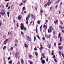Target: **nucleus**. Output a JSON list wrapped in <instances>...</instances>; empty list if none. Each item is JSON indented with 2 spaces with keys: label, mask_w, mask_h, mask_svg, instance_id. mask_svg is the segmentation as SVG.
<instances>
[{
  "label": "nucleus",
  "mask_w": 64,
  "mask_h": 64,
  "mask_svg": "<svg viewBox=\"0 0 64 64\" xmlns=\"http://www.w3.org/2000/svg\"><path fill=\"white\" fill-rule=\"evenodd\" d=\"M41 62L42 64H45V60H42Z\"/></svg>",
  "instance_id": "nucleus-9"
},
{
  "label": "nucleus",
  "mask_w": 64,
  "mask_h": 64,
  "mask_svg": "<svg viewBox=\"0 0 64 64\" xmlns=\"http://www.w3.org/2000/svg\"><path fill=\"white\" fill-rule=\"evenodd\" d=\"M42 39L43 40H44L45 39V37H43L42 38Z\"/></svg>",
  "instance_id": "nucleus-54"
},
{
  "label": "nucleus",
  "mask_w": 64,
  "mask_h": 64,
  "mask_svg": "<svg viewBox=\"0 0 64 64\" xmlns=\"http://www.w3.org/2000/svg\"><path fill=\"white\" fill-rule=\"evenodd\" d=\"M54 23L55 24H56V22L54 21Z\"/></svg>",
  "instance_id": "nucleus-62"
},
{
  "label": "nucleus",
  "mask_w": 64,
  "mask_h": 64,
  "mask_svg": "<svg viewBox=\"0 0 64 64\" xmlns=\"http://www.w3.org/2000/svg\"><path fill=\"white\" fill-rule=\"evenodd\" d=\"M27 39L28 40V41H31V38L28 36L27 37Z\"/></svg>",
  "instance_id": "nucleus-3"
},
{
  "label": "nucleus",
  "mask_w": 64,
  "mask_h": 64,
  "mask_svg": "<svg viewBox=\"0 0 64 64\" xmlns=\"http://www.w3.org/2000/svg\"><path fill=\"white\" fill-rule=\"evenodd\" d=\"M42 54L43 58H45V56H44L45 54L44 53H42Z\"/></svg>",
  "instance_id": "nucleus-11"
},
{
  "label": "nucleus",
  "mask_w": 64,
  "mask_h": 64,
  "mask_svg": "<svg viewBox=\"0 0 64 64\" xmlns=\"http://www.w3.org/2000/svg\"><path fill=\"white\" fill-rule=\"evenodd\" d=\"M32 21H31L30 22V25H31V24H32Z\"/></svg>",
  "instance_id": "nucleus-57"
},
{
  "label": "nucleus",
  "mask_w": 64,
  "mask_h": 64,
  "mask_svg": "<svg viewBox=\"0 0 64 64\" xmlns=\"http://www.w3.org/2000/svg\"><path fill=\"white\" fill-rule=\"evenodd\" d=\"M24 28V25L22 23L21 24V26H20V28L21 30H23V29Z\"/></svg>",
  "instance_id": "nucleus-2"
},
{
  "label": "nucleus",
  "mask_w": 64,
  "mask_h": 64,
  "mask_svg": "<svg viewBox=\"0 0 64 64\" xmlns=\"http://www.w3.org/2000/svg\"><path fill=\"white\" fill-rule=\"evenodd\" d=\"M54 38L55 39H56V38H57V37L56 36H54Z\"/></svg>",
  "instance_id": "nucleus-35"
},
{
  "label": "nucleus",
  "mask_w": 64,
  "mask_h": 64,
  "mask_svg": "<svg viewBox=\"0 0 64 64\" xmlns=\"http://www.w3.org/2000/svg\"><path fill=\"white\" fill-rule=\"evenodd\" d=\"M42 26L41 25V26L40 27V29L41 30V29H42Z\"/></svg>",
  "instance_id": "nucleus-50"
},
{
  "label": "nucleus",
  "mask_w": 64,
  "mask_h": 64,
  "mask_svg": "<svg viewBox=\"0 0 64 64\" xmlns=\"http://www.w3.org/2000/svg\"><path fill=\"white\" fill-rule=\"evenodd\" d=\"M47 6V4H46L45 5H44L45 7H46Z\"/></svg>",
  "instance_id": "nucleus-64"
},
{
  "label": "nucleus",
  "mask_w": 64,
  "mask_h": 64,
  "mask_svg": "<svg viewBox=\"0 0 64 64\" xmlns=\"http://www.w3.org/2000/svg\"><path fill=\"white\" fill-rule=\"evenodd\" d=\"M60 35H61V34H60V33H59V34H58V38H59Z\"/></svg>",
  "instance_id": "nucleus-38"
},
{
  "label": "nucleus",
  "mask_w": 64,
  "mask_h": 64,
  "mask_svg": "<svg viewBox=\"0 0 64 64\" xmlns=\"http://www.w3.org/2000/svg\"><path fill=\"white\" fill-rule=\"evenodd\" d=\"M54 59L55 62H57V60H56V59L54 58Z\"/></svg>",
  "instance_id": "nucleus-43"
},
{
  "label": "nucleus",
  "mask_w": 64,
  "mask_h": 64,
  "mask_svg": "<svg viewBox=\"0 0 64 64\" xmlns=\"http://www.w3.org/2000/svg\"><path fill=\"white\" fill-rule=\"evenodd\" d=\"M10 6H9V7L8 8V9H10Z\"/></svg>",
  "instance_id": "nucleus-61"
},
{
  "label": "nucleus",
  "mask_w": 64,
  "mask_h": 64,
  "mask_svg": "<svg viewBox=\"0 0 64 64\" xmlns=\"http://www.w3.org/2000/svg\"><path fill=\"white\" fill-rule=\"evenodd\" d=\"M36 33H37L38 31V30H37V26H36Z\"/></svg>",
  "instance_id": "nucleus-32"
},
{
  "label": "nucleus",
  "mask_w": 64,
  "mask_h": 64,
  "mask_svg": "<svg viewBox=\"0 0 64 64\" xmlns=\"http://www.w3.org/2000/svg\"><path fill=\"white\" fill-rule=\"evenodd\" d=\"M60 24H63V22H62V21H60Z\"/></svg>",
  "instance_id": "nucleus-59"
},
{
  "label": "nucleus",
  "mask_w": 64,
  "mask_h": 64,
  "mask_svg": "<svg viewBox=\"0 0 64 64\" xmlns=\"http://www.w3.org/2000/svg\"><path fill=\"white\" fill-rule=\"evenodd\" d=\"M35 54L36 56H37V55H38L37 54V52H35Z\"/></svg>",
  "instance_id": "nucleus-40"
},
{
  "label": "nucleus",
  "mask_w": 64,
  "mask_h": 64,
  "mask_svg": "<svg viewBox=\"0 0 64 64\" xmlns=\"http://www.w3.org/2000/svg\"><path fill=\"white\" fill-rule=\"evenodd\" d=\"M17 27H18L19 26V25L18 24V23L16 24Z\"/></svg>",
  "instance_id": "nucleus-42"
},
{
  "label": "nucleus",
  "mask_w": 64,
  "mask_h": 64,
  "mask_svg": "<svg viewBox=\"0 0 64 64\" xmlns=\"http://www.w3.org/2000/svg\"><path fill=\"white\" fill-rule=\"evenodd\" d=\"M3 37L4 39H6V36H5V35H4Z\"/></svg>",
  "instance_id": "nucleus-17"
},
{
  "label": "nucleus",
  "mask_w": 64,
  "mask_h": 64,
  "mask_svg": "<svg viewBox=\"0 0 64 64\" xmlns=\"http://www.w3.org/2000/svg\"><path fill=\"white\" fill-rule=\"evenodd\" d=\"M35 8L36 10H37V8L36 7H35Z\"/></svg>",
  "instance_id": "nucleus-53"
},
{
  "label": "nucleus",
  "mask_w": 64,
  "mask_h": 64,
  "mask_svg": "<svg viewBox=\"0 0 64 64\" xmlns=\"http://www.w3.org/2000/svg\"><path fill=\"white\" fill-rule=\"evenodd\" d=\"M9 62V63L10 64H12V61L10 60Z\"/></svg>",
  "instance_id": "nucleus-22"
},
{
  "label": "nucleus",
  "mask_w": 64,
  "mask_h": 64,
  "mask_svg": "<svg viewBox=\"0 0 64 64\" xmlns=\"http://www.w3.org/2000/svg\"><path fill=\"white\" fill-rule=\"evenodd\" d=\"M11 50H13V47H11V48H10Z\"/></svg>",
  "instance_id": "nucleus-58"
},
{
  "label": "nucleus",
  "mask_w": 64,
  "mask_h": 64,
  "mask_svg": "<svg viewBox=\"0 0 64 64\" xmlns=\"http://www.w3.org/2000/svg\"><path fill=\"white\" fill-rule=\"evenodd\" d=\"M48 58H47L46 60V61H47V62H48Z\"/></svg>",
  "instance_id": "nucleus-44"
},
{
  "label": "nucleus",
  "mask_w": 64,
  "mask_h": 64,
  "mask_svg": "<svg viewBox=\"0 0 64 64\" xmlns=\"http://www.w3.org/2000/svg\"><path fill=\"white\" fill-rule=\"evenodd\" d=\"M46 26L45 24H44V26H43L44 28H45V27H46Z\"/></svg>",
  "instance_id": "nucleus-45"
},
{
  "label": "nucleus",
  "mask_w": 64,
  "mask_h": 64,
  "mask_svg": "<svg viewBox=\"0 0 64 64\" xmlns=\"http://www.w3.org/2000/svg\"><path fill=\"white\" fill-rule=\"evenodd\" d=\"M7 14H8V17H9V12H7Z\"/></svg>",
  "instance_id": "nucleus-28"
},
{
  "label": "nucleus",
  "mask_w": 64,
  "mask_h": 64,
  "mask_svg": "<svg viewBox=\"0 0 64 64\" xmlns=\"http://www.w3.org/2000/svg\"><path fill=\"white\" fill-rule=\"evenodd\" d=\"M8 35H11V32H8Z\"/></svg>",
  "instance_id": "nucleus-29"
},
{
  "label": "nucleus",
  "mask_w": 64,
  "mask_h": 64,
  "mask_svg": "<svg viewBox=\"0 0 64 64\" xmlns=\"http://www.w3.org/2000/svg\"><path fill=\"white\" fill-rule=\"evenodd\" d=\"M34 50H35V51L36 50H37V48H35L34 49Z\"/></svg>",
  "instance_id": "nucleus-56"
},
{
  "label": "nucleus",
  "mask_w": 64,
  "mask_h": 64,
  "mask_svg": "<svg viewBox=\"0 0 64 64\" xmlns=\"http://www.w3.org/2000/svg\"><path fill=\"white\" fill-rule=\"evenodd\" d=\"M21 63L22 64H24V61L21 58Z\"/></svg>",
  "instance_id": "nucleus-10"
},
{
  "label": "nucleus",
  "mask_w": 64,
  "mask_h": 64,
  "mask_svg": "<svg viewBox=\"0 0 64 64\" xmlns=\"http://www.w3.org/2000/svg\"><path fill=\"white\" fill-rule=\"evenodd\" d=\"M53 57L54 58V59H55V55H54L53 56Z\"/></svg>",
  "instance_id": "nucleus-51"
},
{
  "label": "nucleus",
  "mask_w": 64,
  "mask_h": 64,
  "mask_svg": "<svg viewBox=\"0 0 64 64\" xmlns=\"http://www.w3.org/2000/svg\"><path fill=\"white\" fill-rule=\"evenodd\" d=\"M8 38L6 40L4 41V44H6V42L7 41H8Z\"/></svg>",
  "instance_id": "nucleus-6"
},
{
  "label": "nucleus",
  "mask_w": 64,
  "mask_h": 64,
  "mask_svg": "<svg viewBox=\"0 0 64 64\" xmlns=\"http://www.w3.org/2000/svg\"><path fill=\"white\" fill-rule=\"evenodd\" d=\"M42 49H43V47H40V50H41Z\"/></svg>",
  "instance_id": "nucleus-49"
},
{
  "label": "nucleus",
  "mask_w": 64,
  "mask_h": 64,
  "mask_svg": "<svg viewBox=\"0 0 64 64\" xmlns=\"http://www.w3.org/2000/svg\"><path fill=\"white\" fill-rule=\"evenodd\" d=\"M54 51L53 50L52 51V55H54Z\"/></svg>",
  "instance_id": "nucleus-15"
},
{
  "label": "nucleus",
  "mask_w": 64,
  "mask_h": 64,
  "mask_svg": "<svg viewBox=\"0 0 64 64\" xmlns=\"http://www.w3.org/2000/svg\"><path fill=\"white\" fill-rule=\"evenodd\" d=\"M58 48L60 50H61V49H62V47L61 46H58Z\"/></svg>",
  "instance_id": "nucleus-13"
},
{
  "label": "nucleus",
  "mask_w": 64,
  "mask_h": 64,
  "mask_svg": "<svg viewBox=\"0 0 64 64\" xmlns=\"http://www.w3.org/2000/svg\"><path fill=\"white\" fill-rule=\"evenodd\" d=\"M48 33H50V29H48Z\"/></svg>",
  "instance_id": "nucleus-33"
},
{
  "label": "nucleus",
  "mask_w": 64,
  "mask_h": 64,
  "mask_svg": "<svg viewBox=\"0 0 64 64\" xmlns=\"http://www.w3.org/2000/svg\"><path fill=\"white\" fill-rule=\"evenodd\" d=\"M18 64H20V62H18Z\"/></svg>",
  "instance_id": "nucleus-63"
},
{
  "label": "nucleus",
  "mask_w": 64,
  "mask_h": 64,
  "mask_svg": "<svg viewBox=\"0 0 64 64\" xmlns=\"http://www.w3.org/2000/svg\"><path fill=\"white\" fill-rule=\"evenodd\" d=\"M35 40H36V36H34V41H35Z\"/></svg>",
  "instance_id": "nucleus-31"
},
{
  "label": "nucleus",
  "mask_w": 64,
  "mask_h": 64,
  "mask_svg": "<svg viewBox=\"0 0 64 64\" xmlns=\"http://www.w3.org/2000/svg\"><path fill=\"white\" fill-rule=\"evenodd\" d=\"M61 29H64V27L61 26Z\"/></svg>",
  "instance_id": "nucleus-37"
},
{
  "label": "nucleus",
  "mask_w": 64,
  "mask_h": 64,
  "mask_svg": "<svg viewBox=\"0 0 64 64\" xmlns=\"http://www.w3.org/2000/svg\"><path fill=\"white\" fill-rule=\"evenodd\" d=\"M62 36H61L60 38V42H61V41H62Z\"/></svg>",
  "instance_id": "nucleus-20"
},
{
  "label": "nucleus",
  "mask_w": 64,
  "mask_h": 64,
  "mask_svg": "<svg viewBox=\"0 0 64 64\" xmlns=\"http://www.w3.org/2000/svg\"><path fill=\"white\" fill-rule=\"evenodd\" d=\"M60 55H61V52H59Z\"/></svg>",
  "instance_id": "nucleus-47"
},
{
  "label": "nucleus",
  "mask_w": 64,
  "mask_h": 64,
  "mask_svg": "<svg viewBox=\"0 0 64 64\" xmlns=\"http://www.w3.org/2000/svg\"><path fill=\"white\" fill-rule=\"evenodd\" d=\"M25 46L26 48H28V46L26 44H25Z\"/></svg>",
  "instance_id": "nucleus-14"
},
{
  "label": "nucleus",
  "mask_w": 64,
  "mask_h": 64,
  "mask_svg": "<svg viewBox=\"0 0 64 64\" xmlns=\"http://www.w3.org/2000/svg\"><path fill=\"white\" fill-rule=\"evenodd\" d=\"M47 4H48V6H49L50 4H51V2H49Z\"/></svg>",
  "instance_id": "nucleus-16"
},
{
  "label": "nucleus",
  "mask_w": 64,
  "mask_h": 64,
  "mask_svg": "<svg viewBox=\"0 0 64 64\" xmlns=\"http://www.w3.org/2000/svg\"><path fill=\"white\" fill-rule=\"evenodd\" d=\"M5 48H6V46H4L3 48V50H4Z\"/></svg>",
  "instance_id": "nucleus-39"
},
{
  "label": "nucleus",
  "mask_w": 64,
  "mask_h": 64,
  "mask_svg": "<svg viewBox=\"0 0 64 64\" xmlns=\"http://www.w3.org/2000/svg\"><path fill=\"white\" fill-rule=\"evenodd\" d=\"M23 5V3H22L21 4H20V6H21V5Z\"/></svg>",
  "instance_id": "nucleus-52"
},
{
  "label": "nucleus",
  "mask_w": 64,
  "mask_h": 64,
  "mask_svg": "<svg viewBox=\"0 0 64 64\" xmlns=\"http://www.w3.org/2000/svg\"><path fill=\"white\" fill-rule=\"evenodd\" d=\"M51 44H49L48 46H47L48 47V48H51Z\"/></svg>",
  "instance_id": "nucleus-12"
},
{
  "label": "nucleus",
  "mask_w": 64,
  "mask_h": 64,
  "mask_svg": "<svg viewBox=\"0 0 64 64\" xmlns=\"http://www.w3.org/2000/svg\"><path fill=\"white\" fill-rule=\"evenodd\" d=\"M36 36L37 37L38 39H39V40L40 39V37H39V36L37 35Z\"/></svg>",
  "instance_id": "nucleus-21"
},
{
  "label": "nucleus",
  "mask_w": 64,
  "mask_h": 64,
  "mask_svg": "<svg viewBox=\"0 0 64 64\" xmlns=\"http://www.w3.org/2000/svg\"><path fill=\"white\" fill-rule=\"evenodd\" d=\"M50 32H52L53 30V27L52 26H50Z\"/></svg>",
  "instance_id": "nucleus-5"
},
{
  "label": "nucleus",
  "mask_w": 64,
  "mask_h": 64,
  "mask_svg": "<svg viewBox=\"0 0 64 64\" xmlns=\"http://www.w3.org/2000/svg\"><path fill=\"white\" fill-rule=\"evenodd\" d=\"M54 46H56V42H55L54 44Z\"/></svg>",
  "instance_id": "nucleus-46"
},
{
  "label": "nucleus",
  "mask_w": 64,
  "mask_h": 64,
  "mask_svg": "<svg viewBox=\"0 0 64 64\" xmlns=\"http://www.w3.org/2000/svg\"><path fill=\"white\" fill-rule=\"evenodd\" d=\"M2 12H0V14L2 15H6V13H5V11L4 10H2Z\"/></svg>",
  "instance_id": "nucleus-1"
},
{
  "label": "nucleus",
  "mask_w": 64,
  "mask_h": 64,
  "mask_svg": "<svg viewBox=\"0 0 64 64\" xmlns=\"http://www.w3.org/2000/svg\"><path fill=\"white\" fill-rule=\"evenodd\" d=\"M29 19L28 18V16H27L26 18V24H27L28 23V20Z\"/></svg>",
  "instance_id": "nucleus-4"
},
{
  "label": "nucleus",
  "mask_w": 64,
  "mask_h": 64,
  "mask_svg": "<svg viewBox=\"0 0 64 64\" xmlns=\"http://www.w3.org/2000/svg\"><path fill=\"white\" fill-rule=\"evenodd\" d=\"M19 54V52H17L16 53V58H17V56Z\"/></svg>",
  "instance_id": "nucleus-8"
},
{
  "label": "nucleus",
  "mask_w": 64,
  "mask_h": 64,
  "mask_svg": "<svg viewBox=\"0 0 64 64\" xmlns=\"http://www.w3.org/2000/svg\"><path fill=\"white\" fill-rule=\"evenodd\" d=\"M58 45H61V43H59L58 44Z\"/></svg>",
  "instance_id": "nucleus-34"
},
{
  "label": "nucleus",
  "mask_w": 64,
  "mask_h": 64,
  "mask_svg": "<svg viewBox=\"0 0 64 64\" xmlns=\"http://www.w3.org/2000/svg\"><path fill=\"white\" fill-rule=\"evenodd\" d=\"M20 19H21V17L20 16H19L18 17V20H20Z\"/></svg>",
  "instance_id": "nucleus-26"
},
{
  "label": "nucleus",
  "mask_w": 64,
  "mask_h": 64,
  "mask_svg": "<svg viewBox=\"0 0 64 64\" xmlns=\"http://www.w3.org/2000/svg\"><path fill=\"white\" fill-rule=\"evenodd\" d=\"M59 1H60L59 0H58L57 1H56V3H58L59 2Z\"/></svg>",
  "instance_id": "nucleus-55"
},
{
  "label": "nucleus",
  "mask_w": 64,
  "mask_h": 64,
  "mask_svg": "<svg viewBox=\"0 0 64 64\" xmlns=\"http://www.w3.org/2000/svg\"><path fill=\"white\" fill-rule=\"evenodd\" d=\"M30 64H33V62H32L30 61Z\"/></svg>",
  "instance_id": "nucleus-60"
},
{
  "label": "nucleus",
  "mask_w": 64,
  "mask_h": 64,
  "mask_svg": "<svg viewBox=\"0 0 64 64\" xmlns=\"http://www.w3.org/2000/svg\"><path fill=\"white\" fill-rule=\"evenodd\" d=\"M2 26V21L0 20V26Z\"/></svg>",
  "instance_id": "nucleus-19"
},
{
  "label": "nucleus",
  "mask_w": 64,
  "mask_h": 64,
  "mask_svg": "<svg viewBox=\"0 0 64 64\" xmlns=\"http://www.w3.org/2000/svg\"><path fill=\"white\" fill-rule=\"evenodd\" d=\"M10 58H10V57H9L8 58V60H10Z\"/></svg>",
  "instance_id": "nucleus-48"
},
{
  "label": "nucleus",
  "mask_w": 64,
  "mask_h": 64,
  "mask_svg": "<svg viewBox=\"0 0 64 64\" xmlns=\"http://www.w3.org/2000/svg\"><path fill=\"white\" fill-rule=\"evenodd\" d=\"M45 36L46 38H48V36L47 34H45Z\"/></svg>",
  "instance_id": "nucleus-18"
},
{
  "label": "nucleus",
  "mask_w": 64,
  "mask_h": 64,
  "mask_svg": "<svg viewBox=\"0 0 64 64\" xmlns=\"http://www.w3.org/2000/svg\"><path fill=\"white\" fill-rule=\"evenodd\" d=\"M25 9V6L24 7L22 8V10H24V9Z\"/></svg>",
  "instance_id": "nucleus-41"
},
{
  "label": "nucleus",
  "mask_w": 64,
  "mask_h": 64,
  "mask_svg": "<svg viewBox=\"0 0 64 64\" xmlns=\"http://www.w3.org/2000/svg\"><path fill=\"white\" fill-rule=\"evenodd\" d=\"M31 15V14H29L28 15V18H30V15Z\"/></svg>",
  "instance_id": "nucleus-30"
},
{
  "label": "nucleus",
  "mask_w": 64,
  "mask_h": 64,
  "mask_svg": "<svg viewBox=\"0 0 64 64\" xmlns=\"http://www.w3.org/2000/svg\"><path fill=\"white\" fill-rule=\"evenodd\" d=\"M8 5H9V4H8V3L7 4L6 6V7H8Z\"/></svg>",
  "instance_id": "nucleus-36"
},
{
  "label": "nucleus",
  "mask_w": 64,
  "mask_h": 64,
  "mask_svg": "<svg viewBox=\"0 0 64 64\" xmlns=\"http://www.w3.org/2000/svg\"><path fill=\"white\" fill-rule=\"evenodd\" d=\"M21 34H22V35L24 36V33L23 32L21 31Z\"/></svg>",
  "instance_id": "nucleus-23"
},
{
  "label": "nucleus",
  "mask_w": 64,
  "mask_h": 64,
  "mask_svg": "<svg viewBox=\"0 0 64 64\" xmlns=\"http://www.w3.org/2000/svg\"><path fill=\"white\" fill-rule=\"evenodd\" d=\"M32 57H33L32 56V55H29V59H32Z\"/></svg>",
  "instance_id": "nucleus-7"
},
{
  "label": "nucleus",
  "mask_w": 64,
  "mask_h": 64,
  "mask_svg": "<svg viewBox=\"0 0 64 64\" xmlns=\"http://www.w3.org/2000/svg\"><path fill=\"white\" fill-rule=\"evenodd\" d=\"M50 36H51V34H50L48 35V38H50Z\"/></svg>",
  "instance_id": "nucleus-27"
},
{
  "label": "nucleus",
  "mask_w": 64,
  "mask_h": 64,
  "mask_svg": "<svg viewBox=\"0 0 64 64\" xmlns=\"http://www.w3.org/2000/svg\"><path fill=\"white\" fill-rule=\"evenodd\" d=\"M24 31H26V30H27V29L25 27H24Z\"/></svg>",
  "instance_id": "nucleus-25"
},
{
  "label": "nucleus",
  "mask_w": 64,
  "mask_h": 64,
  "mask_svg": "<svg viewBox=\"0 0 64 64\" xmlns=\"http://www.w3.org/2000/svg\"><path fill=\"white\" fill-rule=\"evenodd\" d=\"M37 23L38 24H40V21L39 20H38L37 22Z\"/></svg>",
  "instance_id": "nucleus-24"
}]
</instances>
